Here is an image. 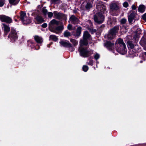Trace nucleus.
<instances>
[{
    "label": "nucleus",
    "mask_w": 146,
    "mask_h": 146,
    "mask_svg": "<svg viewBox=\"0 0 146 146\" xmlns=\"http://www.w3.org/2000/svg\"><path fill=\"white\" fill-rule=\"evenodd\" d=\"M127 45L131 48H133L134 47V45L131 41H128L127 42Z\"/></svg>",
    "instance_id": "cd10ccee"
},
{
    "label": "nucleus",
    "mask_w": 146,
    "mask_h": 146,
    "mask_svg": "<svg viewBox=\"0 0 146 146\" xmlns=\"http://www.w3.org/2000/svg\"><path fill=\"white\" fill-rule=\"evenodd\" d=\"M81 29V28L80 27H78L77 29L76 35L77 36H79L80 35Z\"/></svg>",
    "instance_id": "bb28decb"
},
{
    "label": "nucleus",
    "mask_w": 146,
    "mask_h": 146,
    "mask_svg": "<svg viewBox=\"0 0 146 146\" xmlns=\"http://www.w3.org/2000/svg\"><path fill=\"white\" fill-rule=\"evenodd\" d=\"M94 19L96 22L98 24H101L104 21V17L101 13H98L94 15Z\"/></svg>",
    "instance_id": "20e7f679"
},
{
    "label": "nucleus",
    "mask_w": 146,
    "mask_h": 146,
    "mask_svg": "<svg viewBox=\"0 0 146 146\" xmlns=\"http://www.w3.org/2000/svg\"><path fill=\"white\" fill-rule=\"evenodd\" d=\"M15 21H17V20L16 19H15Z\"/></svg>",
    "instance_id": "8fccbe9b"
},
{
    "label": "nucleus",
    "mask_w": 146,
    "mask_h": 146,
    "mask_svg": "<svg viewBox=\"0 0 146 146\" xmlns=\"http://www.w3.org/2000/svg\"><path fill=\"white\" fill-rule=\"evenodd\" d=\"M80 55L83 57H87L92 53V51H89L86 49L82 47H80L78 49Z\"/></svg>",
    "instance_id": "7ed1b4c3"
},
{
    "label": "nucleus",
    "mask_w": 146,
    "mask_h": 146,
    "mask_svg": "<svg viewBox=\"0 0 146 146\" xmlns=\"http://www.w3.org/2000/svg\"><path fill=\"white\" fill-rule=\"evenodd\" d=\"M82 69L84 71L86 72L88 69V67L87 66L84 65L83 66Z\"/></svg>",
    "instance_id": "c756f323"
},
{
    "label": "nucleus",
    "mask_w": 146,
    "mask_h": 146,
    "mask_svg": "<svg viewBox=\"0 0 146 146\" xmlns=\"http://www.w3.org/2000/svg\"><path fill=\"white\" fill-rule=\"evenodd\" d=\"M26 19H24V20L22 21L23 23L25 25H27L31 23V20L30 18L26 16Z\"/></svg>",
    "instance_id": "f3484780"
},
{
    "label": "nucleus",
    "mask_w": 146,
    "mask_h": 146,
    "mask_svg": "<svg viewBox=\"0 0 146 146\" xmlns=\"http://www.w3.org/2000/svg\"><path fill=\"white\" fill-rule=\"evenodd\" d=\"M0 19L2 22L9 23L12 22V19L10 17L3 15H0Z\"/></svg>",
    "instance_id": "0eeeda50"
},
{
    "label": "nucleus",
    "mask_w": 146,
    "mask_h": 146,
    "mask_svg": "<svg viewBox=\"0 0 146 146\" xmlns=\"http://www.w3.org/2000/svg\"><path fill=\"white\" fill-rule=\"evenodd\" d=\"M64 35L65 37H68L71 36V34L70 32H68V31H66L64 32Z\"/></svg>",
    "instance_id": "393cba45"
},
{
    "label": "nucleus",
    "mask_w": 146,
    "mask_h": 146,
    "mask_svg": "<svg viewBox=\"0 0 146 146\" xmlns=\"http://www.w3.org/2000/svg\"><path fill=\"white\" fill-rule=\"evenodd\" d=\"M135 13L133 12L131 13L128 17V21L129 23H131L134 18Z\"/></svg>",
    "instance_id": "dca6fc26"
},
{
    "label": "nucleus",
    "mask_w": 146,
    "mask_h": 146,
    "mask_svg": "<svg viewBox=\"0 0 146 146\" xmlns=\"http://www.w3.org/2000/svg\"><path fill=\"white\" fill-rule=\"evenodd\" d=\"M54 14L55 17L58 19H60L63 16V14L62 13H58L56 11L54 12Z\"/></svg>",
    "instance_id": "ddd939ff"
},
{
    "label": "nucleus",
    "mask_w": 146,
    "mask_h": 146,
    "mask_svg": "<svg viewBox=\"0 0 146 146\" xmlns=\"http://www.w3.org/2000/svg\"><path fill=\"white\" fill-rule=\"evenodd\" d=\"M90 35L87 31L84 32L83 36V38L87 39L90 36Z\"/></svg>",
    "instance_id": "412c9836"
},
{
    "label": "nucleus",
    "mask_w": 146,
    "mask_h": 146,
    "mask_svg": "<svg viewBox=\"0 0 146 146\" xmlns=\"http://www.w3.org/2000/svg\"><path fill=\"white\" fill-rule=\"evenodd\" d=\"M70 23L76 25L78 24L79 22V19L74 15H72L70 17L69 21Z\"/></svg>",
    "instance_id": "6e6552de"
},
{
    "label": "nucleus",
    "mask_w": 146,
    "mask_h": 146,
    "mask_svg": "<svg viewBox=\"0 0 146 146\" xmlns=\"http://www.w3.org/2000/svg\"><path fill=\"white\" fill-rule=\"evenodd\" d=\"M47 10L45 8L43 7L42 9V12L44 15L46 14L47 13Z\"/></svg>",
    "instance_id": "7c9ffc66"
},
{
    "label": "nucleus",
    "mask_w": 146,
    "mask_h": 146,
    "mask_svg": "<svg viewBox=\"0 0 146 146\" xmlns=\"http://www.w3.org/2000/svg\"><path fill=\"white\" fill-rule=\"evenodd\" d=\"M120 4L118 2L111 3L110 5V8L112 11H116L120 8Z\"/></svg>",
    "instance_id": "423d86ee"
},
{
    "label": "nucleus",
    "mask_w": 146,
    "mask_h": 146,
    "mask_svg": "<svg viewBox=\"0 0 146 146\" xmlns=\"http://www.w3.org/2000/svg\"><path fill=\"white\" fill-rule=\"evenodd\" d=\"M26 14L24 12L21 11L20 13V19L22 21L24 19H26Z\"/></svg>",
    "instance_id": "4be33fe9"
},
{
    "label": "nucleus",
    "mask_w": 146,
    "mask_h": 146,
    "mask_svg": "<svg viewBox=\"0 0 146 146\" xmlns=\"http://www.w3.org/2000/svg\"><path fill=\"white\" fill-rule=\"evenodd\" d=\"M42 26L43 27L45 28L47 27V24L46 23H44L42 25Z\"/></svg>",
    "instance_id": "a19ab883"
},
{
    "label": "nucleus",
    "mask_w": 146,
    "mask_h": 146,
    "mask_svg": "<svg viewBox=\"0 0 146 146\" xmlns=\"http://www.w3.org/2000/svg\"><path fill=\"white\" fill-rule=\"evenodd\" d=\"M5 1L4 0H0V7H2L4 4Z\"/></svg>",
    "instance_id": "2f4dec72"
},
{
    "label": "nucleus",
    "mask_w": 146,
    "mask_h": 146,
    "mask_svg": "<svg viewBox=\"0 0 146 146\" xmlns=\"http://www.w3.org/2000/svg\"><path fill=\"white\" fill-rule=\"evenodd\" d=\"M53 27H52V28H51V27H50L49 26V29L51 31L53 32H55V30H56L55 28L54 29L53 28Z\"/></svg>",
    "instance_id": "72a5a7b5"
},
{
    "label": "nucleus",
    "mask_w": 146,
    "mask_h": 146,
    "mask_svg": "<svg viewBox=\"0 0 146 146\" xmlns=\"http://www.w3.org/2000/svg\"><path fill=\"white\" fill-rule=\"evenodd\" d=\"M104 46L109 50H111L113 48L114 43L110 41H107L104 43Z\"/></svg>",
    "instance_id": "9d476101"
},
{
    "label": "nucleus",
    "mask_w": 146,
    "mask_h": 146,
    "mask_svg": "<svg viewBox=\"0 0 146 146\" xmlns=\"http://www.w3.org/2000/svg\"><path fill=\"white\" fill-rule=\"evenodd\" d=\"M86 3L85 7L87 9H88L92 7L93 3V0H86L85 1Z\"/></svg>",
    "instance_id": "9b49d317"
},
{
    "label": "nucleus",
    "mask_w": 146,
    "mask_h": 146,
    "mask_svg": "<svg viewBox=\"0 0 146 146\" xmlns=\"http://www.w3.org/2000/svg\"><path fill=\"white\" fill-rule=\"evenodd\" d=\"M34 39L36 42L38 43H41L43 42L42 38L37 35L34 36Z\"/></svg>",
    "instance_id": "2eb2a0df"
},
{
    "label": "nucleus",
    "mask_w": 146,
    "mask_h": 146,
    "mask_svg": "<svg viewBox=\"0 0 146 146\" xmlns=\"http://www.w3.org/2000/svg\"><path fill=\"white\" fill-rule=\"evenodd\" d=\"M126 21V20L125 19H123L121 20V24H124L125 23Z\"/></svg>",
    "instance_id": "f704fd0d"
},
{
    "label": "nucleus",
    "mask_w": 146,
    "mask_h": 146,
    "mask_svg": "<svg viewBox=\"0 0 146 146\" xmlns=\"http://www.w3.org/2000/svg\"><path fill=\"white\" fill-rule=\"evenodd\" d=\"M101 27H104V25H101L100 26Z\"/></svg>",
    "instance_id": "49530a36"
},
{
    "label": "nucleus",
    "mask_w": 146,
    "mask_h": 146,
    "mask_svg": "<svg viewBox=\"0 0 146 146\" xmlns=\"http://www.w3.org/2000/svg\"><path fill=\"white\" fill-rule=\"evenodd\" d=\"M132 8L133 10H135L136 9V7L134 5H133L132 6Z\"/></svg>",
    "instance_id": "79ce46f5"
},
{
    "label": "nucleus",
    "mask_w": 146,
    "mask_h": 146,
    "mask_svg": "<svg viewBox=\"0 0 146 146\" xmlns=\"http://www.w3.org/2000/svg\"><path fill=\"white\" fill-rule=\"evenodd\" d=\"M70 41L71 42H72L74 46H75L78 44V41H76L75 39H70Z\"/></svg>",
    "instance_id": "a878e982"
},
{
    "label": "nucleus",
    "mask_w": 146,
    "mask_h": 146,
    "mask_svg": "<svg viewBox=\"0 0 146 146\" xmlns=\"http://www.w3.org/2000/svg\"><path fill=\"white\" fill-rule=\"evenodd\" d=\"M123 5L124 7H127L128 6V4L127 2H125L123 3Z\"/></svg>",
    "instance_id": "c9c22d12"
},
{
    "label": "nucleus",
    "mask_w": 146,
    "mask_h": 146,
    "mask_svg": "<svg viewBox=\"0 0 146 146\" xmlns=\"http://www.w3.org/2000/svg\"><path fill=\"white\" fill-rule=\"evenodd\" d=\"M60 43L62 46L65 47H70L72 46V44L68 41L62 40L60 42Z\"/></svg>",
    "instance_id": "1a4fd4ad"
},
{
    "label": "nucleus",
    "mask_w": 146,
    "mask_h": 146,
    "mask_svg": "<svg viewBox=\"0 0 146 146\" xmlns=\"http://www.w3.org/2000/svg\"><path fill=\"white\" fill-rule=\"evenodd\" d=\"M97 7L98 10L100 11L98 13H101L102 14L106 10V7L103 4H101L100 5L97 4Z\"/></svg>",
    "instance_id": "f8f14e48"
},
{
    "label": "nucleus",
    "mask_w": 146,
    "mask_h": 146,
    "mask_svg": "<svg viewBox=\"0 0 146 146\" xmlns=\"http://www.w3.org/2000/svg\"><path fill=\"white\" fill-rule=\"evenodd\" d=\"M8 37L13 41L16 40L18 38V36L16 31L13 29H11V32L8 35Z\"/></svg>",
    "instance_id": "39448f33"
},
{
    "label": "nucleus",
    "mask_w": 146,
    "mask_h": 146,
    "mask_svg": "<svg viewBox=\"0 0 146 146\" xmlns=\"http://www.w3.org/2000/svg\"><path fill=\"white\" fill-rule=\"evenodd\" d=\"M117 41L118 42L116 45V49L117 51L122 54L125 53L126 51V47L123 40L119 38Z\"/></svg>",
    "instance_id": "f257e3e1"
},
{
    "label": "nucleus",
    "mask_w": 146,
    "mask_h": 146,
    "mask_svg": "<svg viewBox=\"0 0 146 146\" xmlns=\"http://www.w3.org/2000/svg\"><path fill=\"white\" fill-rule=\"evenodd\" d=\"M93 61H90V63H91L90 64H91V65H92V64H93Z\"/></svg>",
    "instance_id": "a18cd8bd"
},
{
    "label": "nucleus",
    "mask_w": 146,
    "mask_h": 146,
    "mask_svg": "<svg viewBox=\"0 0 146 146\" xmlns=\"http://www.w3.org/2000/svg\"><path fill=\"white\" fill-rule=\"evenodd\" d=\"M58 22L55 19H53L50 21L49 26L52 28V27H54L55 25H58Z\"/></svg>",
    "instance_id": "4468645a"
},
{
    "label": "nucleus",
    "mask_w": 146,
    "mask_h": 146,
    "mask_svg": "<svg viewBox=\"0 0 146 146\" xmlns=\"http://www.w3.org/2000/svg\"><path fill=\"white\" fill-rule=\"evenodd\" d=\"M145 10V7L143 5H141L139 6V7L138 10V11L141 13L144 12Z\"/></svg>",
    "instance_id": "aec40b11"
},
{
    "label": "nucleus",
    "mask_w": 146,
    "mask_h": 146,
    "mask_svg": "<svg viewBox=\"0 0 146 146\" xmlns=\"http://www.w3.org/2000/svg\"><path fill=\"white\" fill-rule=\"evenodd\" d=\"M4 30L5 33H6L7 34L10 31V27L7 25L4 24H3ZM7 35V34H6Z\"/></svg>",
    "instance_id": "6ab92c4d"
},
{
    "label": "nucleus",
    "mask_w": 146,
    "mask_h": 146,
    "mask_svg": "<svg viewBox=\"0 0 146 146\" xmlns=\"http://www.w3.org/2000/svg\"><path fill=\"white\" fill-rule=\"evenodd\" d=\"M53 15V14L52 12H50L48 13V15L49 17H52Z\"/></svg>",
    "instance_id": "e433bc0d"
},
{
    "label": "nucleus",
    "mask_w": 146,
    "mask_h": 146,
    "mask_svg": "<svg viewBox=\"0 0 146 146\" xmlns=\"http://www.w3.org/2000/svg\"><path fill=\"white\" fill-rule=\"evenodd\" d=\"M140 62L141 63H142L143 62V61L142 60H141L140 61Z\"/></svg>",
    "instance_id": "09e8293b"
},
{
    "label": "nucleus",
    "mask_w": 146,
    "mask_h": 146,
    "mask_svg": "<svg viewBox=\"0 0 146 146\" xmlns=\"http://www.w3.org/2000/svg\"><path fill=\"white\" fill-rule=\"evenodd\" d=\"M80 47L83 45H86L88 44L87 39L83 38V39L80 40Z\"/></svg>",
    "instance_id": "a211bd4d"
},
{
    "label": "nucleus",
    "mask_w": 146,
    "mask_h": 146,
    "mask_svg": "<svg viewBox=\"0 0 146 146\" xmlns=\"http://www.w3.org/2000/svg\"><path fill=\"white\" fill-rule=\"evenodd\" d=\"M67 27L68 29L70 30L71 29L72 27V25H71L70 24H69L68 25Z\"/></svg>",
    "instance_id": "ea45409f"
},
{
    "label": "nucleus",
    "mask_w": 146,
    "mask_h": 146,
    "mask_svg": "<svg viewBox=\"0 0 146 146\" xmlns=\"http://www.w3.org/2000/svg\"><path fill=\"white\" fill-rule=\"evenodd\" d=\"M71 48L70 49V51H73V50H74V48H73V47H72V46L71 47H70Z\"/></svg>",
    "instance_id": "c03bdc74"
},
{
    "label": "nucleus",
    "mask_w": 146,
    "mask_h": 146,
    "mask_svg": "<svg viewBox=\"0 0 146 146\" xmlns=\"http://www.w3.org/2000/svg\"><path fill=\"white\" fill-rule=\"evenodd\" d=\"M64 29L63 25H61L55 28L56 30L58 31H60L63 30Z\"/></svg>",
    "instance_id": "c85d7f7f"
},
{
    "label": "nucleus",
    "mask_w": 146,
    "mask_h": 146,
    "mask_svg": "<svg viewBox=\"0 0 146 146\" xmlns=\"http://www.w3.org/2000/svg\"><path fill=\"white\" fill-rule=\"evenodd\" d=\"M143 54H144L146 56V52H144Z\"/></svg>",
    "instance_id": "de8ad7c7"
},
{
    "label": "nucleus",
    "mask_w": 146,
    "mask_h": 146,
    "mask_svg": "<svg viewBox=\"0 0 146 146\" xmlns=\"http://www.w3.org/2000/svg\"><path fill=\"white\" fill-rule=\"evenodd\" d=\"M143 19L146 21V13L144 14L142 16Z\"/></svg>",
    "instance_id": "58836bf2"
},
{
    "label": "nucleus",
    "mask_w": 146,
    "mask_h": 146,
    "mask_svg": "<svg viewBox=\"0 0 146 146\" xmlns=\"http://www.w3.org/2000/svg\"><path fill=\"white\" fill-rule=\"evenodd\" d=\"M49 38L50 40H53L54 41H56L58 40V38L55 35H50L49 36Z\"/></svg>",
    "instance_id": "5701e85b"
},
{
    "label": "nucleus",
    "mask_w": 146,
    "mask_h": 146,
    "mask_svg": "<svg viewBox=\"0 0 146 146\" xmlns=\"http://www.w3.org/2000/svg\"><path fill=\"white\" fill-rule=\"evenodd\" d=\"M100 55L99 54L96 53L94 56V58L96 60L98 59L100 57Z\"/></svg>",
    "instance_id": "473e14b6"
},
{
    "label": "nucleus",
    "mask_w": 146,
    "mask_h": 146,
    "mask_svg": "<svg viewBox=\"0 0 146 146\" xmlns=\"http://www.w3.org/2000/svg\"><path fill=\"white\" fill-rule=\"evenodd\" d=\"M119 30V27L115 26L110 29L106 37L108 39L111 40L114 39L115 37L116 34L117 33Z\"/></svg>",
    "instance_id": "f03ea898"
},
{
    "label": "nucleus",
    "mask_w": 146,
    "mask_h": 146,
    "mask_svg": "<svg viewBox=\"0 0 146 146\" xmlns=\"http://www.w3.org/2000/svg\"><path fill=\"white\" fill-rule=\"evenodd\" d=\"M36 20L39 22L40 23H43L44 21L43 18L40 16H37L36 18Z\"/></svg>",
    "instance_id": "b1692460"
},
{
    "label": "nucleus",
    "mask_w": 146,
    "mask_h": 146,
    "mask_svg": "<svg viewBox=\"0 0 146 146\" xmlns=\"http://www.w3.org/2000/svg\"><path fill=\"white\" fill-rule=\"evenodd\" d=\"M16 0H9V1L10 4H15L14 2Z\"/></svg>",
    "instance_id": "4c0bfd02"
},
{
    "label": "nucleus",
    "mask_w": 146,
    "mask_h": 146,
    "mask_svg": "<svg viewBox=\"0 0 146 146\" xmlns=\"http://www.w3.org/2000/svg\"><path fill=\"white\" fill-rule=\"evenodd\" d=\"M138 37V36L137 34H135L134 35L133 38L135 39L136 40Z\"/></svg>",
    "instance_id": "37998d69"
}]
</instances>
